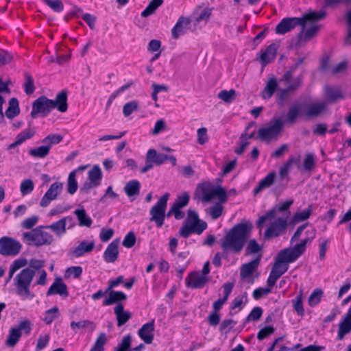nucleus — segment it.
Here are the masks:
<instances>
[{"instance_id":"nucleus-1","label":"nucleus","mask_w":351,"mask_h":351,"mask_svg":"<svg viewBox=\"0 0 351 351\" xmlns=\"http://www.w3.org/2000/svg\"><path fill=\"white\" fill-rule=\"evenodd\" d=\"M252 230L250 222L245 221L235 224L220 239L223 255L239 254L244 248Z\"/></svg>"},{"instance_id":"nucleus-2","label":"nucleus","mask_w":351,"mask_h":351,"mask_svg":"<svg viewBox=\"0 0 351 351\" xmlns=\"http://www.w3.org/2000/svg\"><path fill=\"white\" fill-rule=\"evenodd\" d=\"M301 114V107L299 104L293 105L289 108L286 117H274L271 119L268 127L260 128L257 131L258 138L267 143L277 139L286 123L293 124Z\"/></svg>"},{"instance_id":"nucleus-3","label":"nucleus","mask_w":351,"mask_h":351,"mask_svg":"<svg viewBox=\"0 0 351 351\" xmlns=\"http://www.w3.org/2000/svg\"><path fill=\"white\" fill-rule=\"evenodd\" d=\"M55 108L60 112H65L67 110V93L66 91L58 93L55 99H50L45 96L37 98L32 104L30 115L34 119L38 117H45Z\"/></svg>"},{"instance_id":"nucleus-4","label":"nucleus","mask_w":351,"mask_h":351,"mask_svg":"<svg viewBox=\"0 0 351 351\" xmlns=\"http://www.w3.org/2000/svg\"><path fill=\"white\" fill-rule=\"evenodd\" d=\"M327 13L324 10L310 11L304 13L302 17H287L282 19L276 25V34L285 35L292 31L298 26H304L307 22L318 21L324 19Z\"/></svg>"},{"instance_id":"nucleus-5","label":"nucleus","mask_w":351,"mask_h":351,"mask_svg":"<svg viewBox=\"0 0 351 351\" xmlns=\"http://www.w3.org/2000/svg\"><path fill=\"white\" fill-rule=\"evenodd\" d=\"M194 199L205 204L211 202L214 199L227 202L228 193L220 185H215L210 182H204L197 184L194 193Z\"/></svg>"},{"instance_id":"nucleus-6","label":"nucleus","mask_w":351,"mask_h":351,"mask_svg":"<svg viewBox=\"0 0 351 351\" xmlns=\"http://www.w3.org/2000/svg\"><path fill=\"white\" fill-rule=\"evenodd\" d=\"M308 237L302 239L300 243L296 244L293 247L284 249L278 254L276 261L281 264H286L295 262L306 250L308 243H311L315 237V229L306 231Z\"/></svg>"},{"instance_id":"nucleus-7","label":"nucleus","mask_w":351,"mask_h":351,"mask_svg":"<svg viewBox=\"0 0 351 351\" xmlns=\"http://www.w3.org/2000/svg\"><path fill=\"white\" fill-rule=\"evenodd\" d=\"M45 226H38L23 234V239L28 245L40 247L51 245L53 241V236L44 230Z\"/></svg>"},{"instance_id":"nucleus-8","label":"nucleus","mask_w":351,"mask_h":351,"mask_svg":"<svg viewBox=\"0 0 351 351\" xmlns=\"http://www.w3.org/2000/svg\"><path fill=\"white\" fill-rule=\"evenodd\" d=\"M32 270L29 266L23 269L14 278L16 293L23 300L31 295L30 285L34 278V272Z\"/></svg>"},{"instance_id":"nucleus-9","label":"nucleus","mask_w":351,"mask_h":351,"mask_svg":"<svg viewBox=\"0 0 351 351\" xmlns=\"http://www.w3.org/2000/svg\"><path fill=\"white\" fill-rule=\"evenodd\" d=\"M168 199L169 193H167L158 200L149 210L150 221L154 222L157 228H161L164 224Z\"/></svg>"},{"instance_id":"nucleus-10","label":"nucleus","mask_w":351,"mask_h":351,"mask_svg":"<svg viewBox=\"0 0 351 351\" xmlns=\"http://www.w3.org/2000/svg\"><path fill=\"white\" fill-rule=\"evenodd\" d=\"M293 204V199H287L283 202H280L278 205L267 210L263 215L261 216L256 222L257 228L262 229L266 221H270L274 219L277 212L286 213L285 217L289 218L290 215V206Z\"/></svg>"},{"instance_id":"nucleus-11","label":"nucleus","mask_w":351,"mask_h":351,"mask_svg":"<svg viewBox=\"0 0 351 351\" xmlns=\"http://www.w3.org/2000/svg\"><path fill=\"white\" fill-rule=\"evenodd\" d=\"M269 223L264 232V237L266 239L276 238L282 234L288 226L287 217H275Z\"/></svg>"},{"instance_id":"nucleus-12","label":"nucleus","mask_w":351,"mask_h":351,"mask_svg":"<svg viewBox=\"0 0 351 351\" xmlns=\"http://www.w3.org/2000/svg\"><path fill=\"white\" fill-rule=\"evenodd\" d=\"M45 265V261L41 259L32 258L29 261V266L32 269V271L34 272V276L37 275L38 278L36 281V285H45L47 283V271L43 269Z\"/></svg>"},{"instance_id":"nucleus-13","label":"nucleus","mask_w":351,"mask_h":351,"mask_svg":"<svg viewBox=\"0 0 351 351\" xmlns=\"http://www.w3.org/2000/svg\"><path fill=\"white\" fill-rule=\"evenodd\" d=\"M88 181L85 182L81 190L88 193L90 189L100 185L102 179L101 170L99 166L95 165L88 173Z\"/></svg>"},{"instance_id":"nucleus-14","label":"nucleus","mask_w":351,"mask_h":351,"mask_svg":"<svg viewBox=\"0 0 351 351\" xmlns=\"http://www.w3.org/2000/svg\"><path fill=\"white\" fill-rule=\"evenodd\" d=\"M19 241L6 237H1V254L16 256L21 250Z\"/></svg>"},{"instance_id":"nucleus-15","label":"nucleus","mask_w":351,"mask_h":351,"mask_svg":"<svg viewBox=\"0 0 351 351\" xmlns=\"http://www.w3.org/2000/svg\"><path fill=\"white\" fill-rule=\"evenodd\" d=\"M186 222L191 229L195 230V234H201L208 226L206 222L200 220L197 213L193 210H188Z\"/></svg>"},{"instance_id":"nucleus-16","label":"nucleus","mask_w":351,"mask_h":351,"mask_svg":"<svg viewBox=\"0 0 351 351\" xmlns=\"http://www.w3.org/2000/svg\"><path fill=\"white\" fill-rule=\"evenodd\" d=\"M209 280V277L202 275L200 271H192L185 278L186 286L191 289H201Z\"/></svg>"},{"instance_id":"nucleus-17","label":"nucleus","mask_w":351,"mask_h":351,"mask_svg":"<svg viewBox=\"0 0 351 351\" xmlns=\"http://www.w3.org/2000/svg\"><path fill=\"white\" fill-rule=\"evenodd\" d=\"M62 188V183L59 182L53 183L42 197L40 202V206H48L53 200L57 198L58 195L61 193Z\"/></svg>"},{"instance_id":"nucleus-18","label":"nucleus","mask_w":351,"mask_h":351,"mask_svg":"<svg viewBox=\"0 0 351 351\" xmlns=\"http://www.w3.org/2000/svg\"><path fill=\"white\" fill-rule=\"evenodd\" d=\"M155 319L144 324L138 330V335L140 339L146 344L152 343L154 337Z\"/></svg>"},{"instance_id":"nucleus-19","label":"nucleus","mask_w":351,"mask_h":351,"mask_svg":"<svg viewBox=\"0 0 351 351\" xmlns=\"http://www.w3.org/2000/svg\"><path fill=\"white\" fill-rule=\"evenodd\" d=\"M73 222V217L67 216L46 226L45 228L51 230L57 237H61L66 233V224L69 223L71 226Z\"/></svg>"},{"instance_id":"nucleus-20","label":"nucleus","mask_w":351,"mask_h":351,"mask_svg":"<svg viewBox=\"0 0 351 351\" xmlns=\"http://www.w3.org/2000/svg\"><path fill=\"white\" fill-rule=\"evenodd\" d=\"M288 268L286 264H281L276 261L267 280V286L272 287L276 280L288 270Z\"/></svg>"},{"instance_id":"nucleus-21","label":"nucleus","mask_w":351,"mask_h":351,"mask_svg":"<svg viewBox=\"0 0 351 351\" xmlns=\"http://www.w3.org/2000/svg\"><path fill=\"white\" fill-rule=\"evenodd\" d=\"M262 258V254H259L251 261L242 265L240 269V276L242 279H247L250 277L258 268Z\"/></svg>"},{"instance_id":"nucleus-22","label":"nucleus","mask_w":351,"mask_h":351,"mask_svg":"<svg viewBox=\"0 0 351 351\" xmlns=\"http://www.w3.org/2000/svg\"><path fill=\"white\" fill-rule=\"evenodd\" d=\"M119 240H113L106 247L103 258L106 263H111L117 261L119 256Z\"/></svg>"},{"instance_id":"nucleus-23","label":"nucleus","mask_w":351,"mask_h":351,"mask_svg":"<svg viewBox=\"0 0 351 351\" xmlns=\"http://www.w3.org/2000/svg\"><path fill=\"white\" fill-rule=\"evenodd\" d=\"M321 25L313 24L308 28H306V25L301 26V31L298 35L299 42H306L315 37L319 31Z\"/></svg>"},{"instance_id":"nucleus-24","label":"nucleus","mask_w":351,"mask_h":351,"mask_svg":"<svg viewBox=\"0 0 351 351\" xmlns=\"http://www.w3.org/2000/svg\"><path fill=\"white\" fill-rule=\"evenodd\" d=\"M351 332V314L346 313L339 322L337 330V340L341 341L345 336Z\"/></svg>"},{"instance_id":"nucleus-25","label":"nucleus","mask_w":351,"mask_h":351,"mask_svg":"<svg viewBox=\"0 0 351 351\" xmlns=\"http://www.w3.org/2000/svg\"><path fill=\"white\" fill-rule=\"evenodd\" d=\"M191 23L189 18L180 16L171 30L172 36L173 38H178L180 36L186 32L188 27Z\"/></svg>"},{"instance_id":"nucleus-26","label":"nucleus","mask_w":351,"mask_h":351,"mask_svg":"<svg viewBox=\"0 0 351 351\" xmlns=\"http://www.w3.org/2000/svg\"><path fill=\"white\" fill-rule=\"evenodd\" d=\"M114 313L116 315L117 326H121L126 324L132 317V313L124 310L122 303L117 304L114 308Z\"/></svg>"},{"instance_id":"nucleus-27","label":"nucleus","mask_w":351,"mask_h":351,"mask_svg":"<svg viewBox=\"0 0 351 351\" xmlns=\"http://www.w3.org/2000/svg\"><path fill=\"white\" fill-rule=\"evenodd\" d=\"M327 101H319L311 103L306 107V116L309 117H318L327 109Z\"/></svg>"},{"instance_id":"nucleus-28","label":"nucleus","mask_w":351,"mask_h":351,"mask_svg":"<svg viewBox=\"0 0 351 351\" xmlns=\"http://www.w3.org/2000/svg\"><path fill=\"white\" fill-rule=\"evenodd\" d=\"M276 173L275 171L269 172L265 177L261 179L253 190L254 195L261 193L263 190L270 187L275 182Z\"/></svg>"},{"instance_id":"nucleus-29","label":"nucleus","mask_w":351,"mask_h":351,"mask_svg":"<svg viewBox=\"0 0 351 351\" xmlns=\"http://www.w3.org/2000/svg\"><path fill=\"white\" fill-rule=\"evenodd\" d=\"M278 51V45L275 43L269 45L265 50L261 53L260 60L263 66L274 61L276 58Z\"/></svg>"},{"instance_id":"nucleus-30","label":"nucleus","mask_w":351,"mask_h":351,"mask_svg":"<svg viewBox=\"0 0 351 351\" xmlns=\"http://www.w3.org/2000/svg\"><path fill=\"white\" fill-rule=\"evenodd\" d=\"M54 294H58L65 297L68 296L69 295L67 287L62 282L61 278H56L47 292V295H51Z\"/></svg>"},{"instance_id":"nucleus-31","label":"nucleus","mask_w":351,"mask_h":351,"mask_svg":"<svg viewBox=\"0 0 351 351\" xmlns=\"http://www.w3.org/2000/svg\"><path fill=\"white\" fill-rule=\"evenodd\" d=\"M108 297L102 302L104 306H110L113 304H119L127 299V295L122 291L111 290L108 291Z\"/></svg>"},{"instance_id":"nucleus-32","label":"nucleus","mask_w":351,"mask_h":351,"mask_svg":"<svg viewBox=\"0 0 351 351\" xmlns=\"http://www.w3.org/2000/svg\"><path fill=\"white\" fill-rule=\"evenodd\" d=\"M324 96L327 104L344 98L341 90L339 88H332L330 85H326L324 87Z\"/></svg>"},{"instance_id":"nucleus-33","label":"nucleus","mask_w":351,"mask_h":351,"mask_svg":"<svg viewBox=\"0 0 351 351\" xmlns=\"http://www.w3.org/2000/svg\"><path fill=\"white\" fill-rule=\"evenodd\" d=\"M282 80L285 82L287 88L290 91L297 90L301 86L302 82V78L300 75L296 77H293L290 71H287L283 75Z\"/></svg>"},{"instance_id":"nucleus-34","label":"nucleus","mask_w":351,"mask_h":351,"mask_svg":"<svg viewBox=\"0 0 351 351\" xmlns=\"http://www.w3.org/2000/svg\"><path fill=\"white\" fill-rule=\"evenodd\" d=\"M212 14V9L208 7L199 8L195 10L192 17L197 23H203L206 24L209 20Z\"/></svg>"},{"instance_id":"nucleus-35","label":"nucleus","mask_w":351,"mask_h":351,"mask_svg":"<svg viewBox=\"0 0 351 351\" xmlns=\"http://www.w3.org/2000/svg\"><path fill=\"white\" fill-rule=\"evenodd\" d=\"M95 246L94 241L88 242L86 241H83L79 243L77 246H76L72 250V255L75 257H80L82 256L86 253H89L93 251Z\"/></svg>"},{"instance_id":"nucleus-36","label":"nucleus","mask_w":351,"mask_h":351,"mask_svg":"<svg viewBox=\"0 0 351 351\" xmlns=\"http://www.w3.org/2000/svg\"><path fill=\"white\" fill-rule=\"evenodd\" d=\"M35 134V131L32 128H27L22 130L16 137L14 143L10 145L8 149H12L20 145L27 139L32 138Z\"/></svg>"},{"instance_id":"nucleus-37","label":"nucleus","mask_w":351,"mask_h":351,"mask_svg":"<svg viewBox=\"0 0 351 351\" xmlns=\"http://www.w3.org/2000/svg\"><path fill=\"white\" fill-rule=\"evenodd\" d=\"M278 87V84L276 78L271 77L268 80L266 86L262 91L263 99H268L271 98Z\"/></svg>"},{"instance_id":"nucleus-38","label":"nucleus","mask_w":351,"mask_h":351,"mask_svg":"<svg viewBox=\"0 0 351 351\" xmlns=\"http://www.w3.org/2000/svg\"><path fill=\"white\" fill-rule=\"evenodd\" d=\"M8 105L5 114L8 118L12 119L18 116L20 113L19 100L15 97H12L9 100Z\"/></svg>"},{"instance_id":"nucleus-39","label":"nucleus","mask_w":351,"mask_h":351,"mask_svg":"<svg viewBox=\"0 0 351 351\" xmlns=\"http://www.w3.org/2000/svg\"><path fill=\"white\" fill-rule=\"evenodd\" d=\"M141 184L137 180H132L128 182L124 186V191L129 197L138 195L140 193Z\"/></svg>"},{"instance_id":"nucleus-40","label":"nucleus","mask_w":351,"mask_h":351,"mask_svg":"<svg viewBox=\"0 0 351 351\" xmlns=\"http://www.w3.org/2000/svg\"><path fill=\"white\" fill-rule=\"evenodd\" d=\"M50 150L51 147L44 144L43 145L29 149L28 154L30 156L34 158L42 159L49 155Z\"/></svg>"},{"instance_id":"nucleus-41","label":"nucleus","mask_w":351,"mask_h":351,"mask_svg":"<svg viewBox=\"0 0 351 351\" xmlns=\"http://www.w3.org/2000/svg\"><path fill=\"white\" fill-rule=\"evenodd\" d=\"M247 302V294L245 292L234 298L230 305V309L232 311H236V313L239 312L243 308Z\"/></svg>"},{"instance_id":"nucleus-42","label":"nucleus","mask_w":351,"mask_h":351,"mask_svg":"<svg viewBox=\"0 0 351 351\" xmlns=\"http://www.w3.org/2000/svg\"><path fill=\"white\" fill-rule=\"evenodd\" d=\"M226 202H222L221 200H218L217 202L215 203L213 205L210 206L208 208V213L213 220H216L219 218L223 212V204Z\"/></svg>"},{"instance_id":"nucleus-43","label":"nucleus","mask_w":351,"mask_h":351,"mask_svg":"<svg viewBox=\"0 0 351 351\" xmlns=\"http://www.w3.org/2000/svg\"><path fill=\"white\" fill-rule=\"evenodd\" d=\"M74 214L76 215L80 226H86L88 228L91 226L93 220L87 215L84 208H82L75 210Z\"/></svg>"},{"instance_id":"nucleus-44","label":"nucleus","mask_w":351,"mask_h":351,"mask_svg":"<svg viewBox=\"0 0 351 351\" xmlns=\"http://www.w3.org/2000/svg\"><path fill=\"white\" fill-rule=\"evenodd\" d=\"M245 255L261 254L262 246L254 239L247 241L245 243Z\"/></svg>"},{"instance_id":"nucleus-45","label":"nucleus","mask_w":351,"mask_h":351,"mask_svg":"<svg viewBox=\"0 0 351 351\" xmlns=\"http://www.w3.org/2000/svg\"><path fill=\"white\" fill-rule=\"evenodd\" d=\"M313 207L312 205H309L308 208L296 212L292 217V223H298L308 219L312 213Z\"/></svg>"},{"instance_id":"nucleus-46","label":"nucleus","mask_w":351,"mask_h":351,"mask_svg":"<svg viewBox=\"0 0 351 351\" xmlns=\"http://www.w3.org/2000/svg\"><path fill=\"white\" fill-rule=\"evenodd\" d=\"M292 304L294 311L297 313L298 316H304V308L303 306V293L302 291H300L299 294L296 295L295 299L292 300Z\"/></svg>"},{"instance_id":"nucleus-47","label":"nucleus","mask_w":351,"mask_h":351,"mask_svg":"<svg viewBox=\"0 0 351 351\" xmlns=\"http://www.w3.org/2000/svg\"><path fill=\"white\" fill-rule=\"evenodd\" d=\"M59 315V308L57 306H53L43 313L42 319L47 325H50Z\"/></svg>"},{"instance_id":"nucleus-48","label":"nucleus","mask_w":351,"mask_h":351,"mask_svg":"<svg viewBox=\"0 0 351 351\" xmlns=\"http://www.w3.org/2000/svg\"><path fill=\"white\" fill-rule=\"evenodd\" d=\"M113 351H132V337L130 335H125L117 346L113 348Z\"/></svg>"},{"instance_id":"nucleus-49","label":"nucleus","mask_w":351,"mask_h":351,"mask_svg":"<svg viewBox=\"0 0 351 351\" xmlns=\"http://www.w3.org/2000/svg\"><path fill=\"white\" fill-rule=\"evenodd\" d=\"M163 3V0H152L141 14L142 17L146 18L153 14L157 8Z\"/></svg>"},{"instance_id":"nucleus-50","label":"nucleus","mask_w":351,"mask_h":351,"mask_svg":"<svg viewBox=\"0 0 351 351\" xmlns=\"http://www.w3.org/2000/svg\"><path fill=\"white\" fill-rule=\"evenodd\" d=\"M323 291L320 289H315L313 291L308 298V304L311 307L317 306L322 300Z\"/></svg>"},{"instance_id":"nucleus-51","label":"nucleus","mask_w":351,"mask_h":351,"mask_svg":"<svg viewBox=\"0 0 351 351\" xmlns=\"http://www.w3.org/2000/svg\"><path fill=\"white\" fill-rule=\"evenodd\" d=\"M21 337V332L16 328H11L6 339V345L10 347L14 346L19 341Z\"/></svg>"},{"instance_id":"nucleus-52","label":"nucleus","mask_w":351,"mask_h":351,"mask_svg":"<svg viewBox=\"0 0 351 351\" xmlns=\"http://www.w3.org/2000/svg\"><path fill=\"white\" fill-rule=\"evenodd\" d=\"M25 82L23 84V88L25 93L29 95L34 93L35 91L34 80L32 75L26 72L24 74Z\"/></svg>"},{"instance_id":"nucleus-53","label":"nucleus","mask_w":351,"mask_h":351,"mask_svg":"<svg viewBox=\"0 0 351 351\" xmlns=\"http://www.w3.org/2000/svg\"><path fill=\"white\" fill-rule=\"evenodd\" d=\"M254 136V132H252L247 134L245 132L241 134L240 145L235 149V153L238 155H241L245 150L246 147L249 145V142L247 139H250Z\"/></svg>"},{"instance_id":"nucleus-54","label":"nucleus","mask_w":351,"mask_h":351,"mask_svg":"<svg viewBox=\"0 0 351 351\" xmlns=\"http://www.w3.org/2000/svg\"><path fill=\"white\" fill-rule=\"evenodd\" d=\"M83 272L82 267L80 266H71L68 267L64 273L65 278L77 279L80 278Z\"/></svg>"},{"instance_id":"nucleus-55","label":"nucleus","mask_w":351,"mask_h":351,"mask_svg":"<svg viewBox=\"0 0 351 351\" xmlns=\"http://www.w3.org/2000/svg\"><path fill=\"white\" fill-rule=\"evenodd\" d=\"M76 176V170L72 171L68 178V182H67V191L68 193L73 195L74 194L77 190V182L75 179Z\"/></svg>"},{"instance_id":"nucleus-56","label":"nucleus","mask_w":351,"mask_h":351,"mask_svg":"<svg viewBox=\"0 0 351 351\" xmlns=\"http://www.w3.org/2000/svg\"><path fill=\"white\" fill-rule=\"evenodd\" d=\"M106 342L107 337L106 333L101 332L90 351H104V346Z\"/></svg>"},{"instance_id":"nucleus-57","label":"nucleus","mask_w":351,"mask_h":351,"mask_svg":"<svg viewBox=\"0 0 351 351\" xmlns=\"http://www.w3.org/2000/svg\"><path fill=\"white\" fill-rule=\"evenodd\" d=\"M263 313V311L261 307L255 306L245 317L244 322L248 323L250 322H256L261 317Z\"/></svg>"},{"instance_id":"nucleus-58","label":"nucleus","mask_w":351,"mask_h":351,"mask_svg":"<svg viewBox=\"0 0 351 351\" xmlns=\"http://www.w3.org/2000/svg\"><path fill=\"white\" fill-rule=\"evenodd\" d=\"M62 140V136L58 134H51L45 136L41 142L46 145H49L51 148L52 145L60 143Z\"/></svg>"},{"instance_id":"nucleus-59","label":"nucleus","mask_w":351,"mask_h":351,"mask_svg":"<svg viewBox=\"0 0 351 351\" xmlns=\"http://www.w3.org/2000/svg\"><path fill=\"white\" fill-rule=\"evenodd\" d=\"M34 189V184L31 179L23 180L20 185V191L23 196L31 193Z\"/></svg>"},{"instance_id":"nucleus-60","label":"nucleus","mask_w":351,"mask_h":351,"mask_svg":"<svg viewBox=\"0 0 351 351\" xmlns=\"http://www.w3.org/2000/svg\"><path fill=\"white\" fill-rule=\"evenodd\" d=\"M217 97L224 102L230 103L235 98V90L234 89L222 90L218 93Z\"/></svg>"},{"instance_id":"nucleus-61","label":"nucleus","mask_w":351,"mask_h":351,"mask_svg":"<svg viewBox=\"0 0 351 351\" xmlns=\"http://www.w3.org/2000/svg\"><path fill=\"white\" fill-rule=\"evenodd\" d=\"M315 166V157L312 153L306 154L303 162V167L305 171H311Z\"/></svg>"},{"instance_id":"nucleus-62","label":"nucleus","mask_w":351,"mask_h":351,"mask_svg":"<svg viewBox=\"0 0 351 351\" xmlns=\"http://www.w3.org/2000/svg\"><path fill=\"white\" fill-rule=\"evenodd\" d=\"M138 108V103L135 100L125 104L123 107V114L124 117H129L132 113L137 110Z\"/></svg>"},{"instance_id":"nucleus-63","label":"nucleus","mask_w":351,"mask_h":351,"mask_svg":"<svg viewBox=\"0 0 351 351\" xmlns=\"http://www.w3.org/2000/svg\"><path fill=\"white\" fill-rule=\"evenodd\" d=\"M27 265H29V261L26 258H21L14 261L10 268V276H12L20 268H22Z\"/></svg>"},{"instance_id":"nucleus-64","label":"nucleus","mask_w":351,"mask_h":351,"mask_svg":"<svg viewBox=\"0 0 351 351\" xmlns=\"http://www.w3.org/2000/svg\"><path fill=\"white\" fill-rule=\"evenodd\" d=\"M189 199L190 196L189 193L187 192H184L178 196L172 206L182 208L189 204Z\"/></svg>"}]
</instances>
